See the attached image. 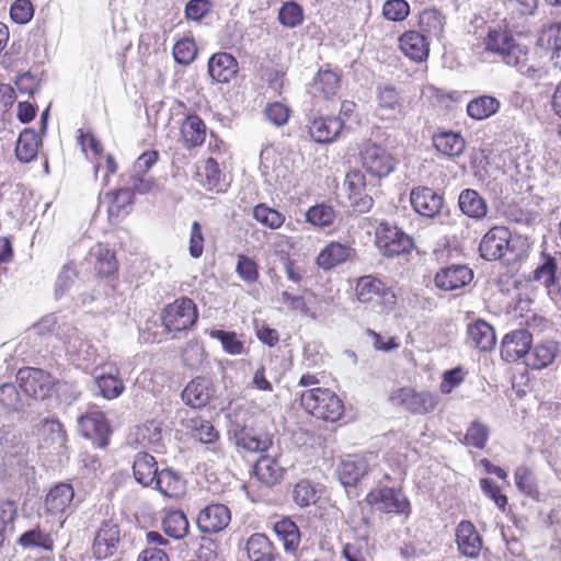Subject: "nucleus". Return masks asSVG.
I'll return each mask as SVG.
<instances>
[{
  "mask_svg": "<svg viewBox=\"0 0 561 561\" xmlns=\"http://www.w3.org/2000/svg\"><path fill=\"white\" fill-rule=\"evenodd\" d=\"M483 51L515 68L522 75L539 79L541 70L529 64V50L520 44L513 32L504 26H490L482 38Z\"/></svg>",
  "mask_w": 561,
  "mask_h": 561,
  "instance_id": "nucleus-1",
  "label": "nucleus"
},
{
  "mask_svg": "<svg viewBox=\"0 0 561 561\" xmlns=\"http://www.w3.org/2000/svg\"><path fill=\"white\" fill-rule=\"evenodd\" d=\"M518 239L512 238L511 231L504 226L492 227L481 239L479 251L488 261L505 259L507 263L523 260L526 251L518 249Z\"/></svg>",
  "mask_w": 561,
  "mask_h": 561,
  "instance_id": "nucleus-2",
  "label": "nucleus"
},
{
  "mask_svg": "<svg viewBox=\"0 0 561 561\" xmlns=\"http://www.w3.org/2000/svg\"><path fill=\"white\" fill-rule=\"evenodd\" d=\"M133 470L135 480L142 486H149L154 482L156 489L164 496L173 497L175 495V472L172 469H163L159 472L157 461L151 455L137 454Z\"/></svg>",
  "mask_w": 561,
  "mask_h": 561,
  "instance_id": "nucleus-3",
  "label": "nucleus"
},
{
  "mask_svg": "<svg viewBox=\"0 0 561 561\" xmlns=\"http://www.w3.org/2000/svg\"><path fill=\"white\" fill-rule=\"evenodd\" d=\"M300 404L317 419L335 422L344 412L342 400L328 388H311L299 393Z\"/></svg>",
  "mask_w": 561,
  "mask_h": 561,
  "instance_id": "nucleus-4",
  "label": "nucleus"
},
{
  "mask_svg": "<svg viewBox=\"0 0 561 561\" xmlns=\"http://www.w3.org/2000/svg\"><path fill=\"white\" fill-rule=\"evenodd\" d=\"M389 401L412 414L424 415L436 409L439 397L428 390L417 391L412 387H400L391 391Z\"/></svg>",
  "mask_w": 561,
  "mask_h": 561,
  "instance_id": "nucleus-5",
  "label": "nucleus"
},
{
  "mask_svg": "<svg viewBox=\"0 0 561 561\" xmlns=\"http://www.w3.org/2000/svg\"><path fill=\"white\" fill-rule=\"evenodd\" d=\"M375 244L386 257H396L409 253L413 247V239L397 226L381 222L375 231Z\"/></svg>",
  "mask_w": 561,
  "mask_h": 561,
  "instance_id": "nucleus-6",
  "label": "nucleus"
},
{
  "mask_svg": "<svg viewBox=\"0 0 561 561\" xmlns=\"http://www.w3.org/2000/svg\"><path fill=\"white\" fill-rule=\"evenodd\" d=\"M77 423L78 431L83 437L91 439L96 447L107 446L111 427L105 414L98 407H89L78 416Z\"/></svg>",
  "mask_w": 561,
  "mask_h": 561,
  "instance_id": "nucleus-7",
  "label": "nucleus"
},
{
  "mask_svg": "<svg viewBox=\"0 0 561 561\" xmlns=\"http://www.w3.org/2000/svg\"><path fill=\"white\" fill-rule=\"evenodd\" d=\"M366 502L375 507L377 511L390 514H404L410 513V502L405 494L394 488H379L371 490L367 496Z\"/></svg>",
  "mask_w": 561,
  "mask_h": 561,
  "instance_id": "nucleus-8",
  "label": "nucleus"
},
{
  "mask_svg": "<svg viewBox=\"0 0 561 561\" xmlns=\"http://www.w3.org/2000/svg\"><path fill=\"white\" fill-rule=\"evenodd\" d=\"M16 377L22 391L34 399H45L55 383L50 374L39 368H22L18 371Z\"/></svg>",
  "mask_w": 561,
  "mask_h": 561,
  "instance_id": "nucleus-9",
  "label": "nucleus"
},
{
  "mask_svg": "<svg viewBox=\"0 0 561 561\" xmlns=\"http://www.w3.org/2000/svg\"><path fill=\"white\" fill-rule=\"evenodd\" d=\"M410 204L417 215L433 219L440 214L444 196L432 187L420 185L411 190Z\"/></svg>",
  "mask_w": 561,
  "mask_h": 561,
  "instance_id": "nucleus-10",
  "label": "nucleus"
},
{
  "mask_svg": "<svg viewBox=\"0 0 561 561\" xmlns=\"http://www.w3.org/2000/svg\"><path fill=\"white\" fill-rule=\"evenodd\" d=\"M363 167L374 176L389 175L396 168V159L381 146L369 144L360 152Z\"/></svg>",
  "mask_w": 561,
  "mask_h": 561,
  "instance_id": "nucleus-11",
  "label": "nucleus"
},
{
  "mask_svg": "<svg viewBox=\"0 0 561 561\" xmlns=\"http://www.w3.org/2000/svg\"><path fill=\"white\" fill-rule=\"evenodd\" d=\"M157 151L144 152L134 162L129 172L123 175L129 180L133 190L138 194H146L152 190L154 183L150 176H147V172L157 162Z\"/></svg>",
  "mask_w": 561,
  "mask_h": 561,
  "instance_id": "nucleus-12",
  "label": "nucleus"
},
{
  "mask_svg": "<svg viewBox=\"0 0 561 561\" xmlns=\"http://www.w3.org/2000/svg\"><path fill=\"white\" fill-rule=\"evenodd\" d=\"M119 528L113 519L103 520L95 534L92 551L96 559L112 557L118 548Z\"/></svg>",
  "mask_w": 561,
  "mask_h": 561,
  "instance_id": "nucleus-13",
  "label": "nucleus"
},
{
  "mask_svg": "<svg viewBox=\"0 0 561 561\" xmlns=\"http://www.w3.org/2000/svg\"><path fill=\"white\" fill-rule=\"evenodd\" d=\"M181 424L186 435L202 444L213 446L214 453L221 454L220 449L215 447V444L219 440V433L210 421L194 415L192 417H183Z\"/></svg>",
  "mask_w": 561,
  "mask_h": 561,
  "instance_id": "nucleus-14",
  "label": "nucleus"
},
{
  "mask_svg": "<svg viewBox=\"0 0 561 561\" xmlns=\"http://www.w3.org/2000/svg\"><path fill=\"white\" fill-rule=\"evenodd\" d=\"M356 296L360 302L368 304L381 298L386 305L396 304L394 293L386 287L378 278L366 275L358 278L356 284Z\"/></svg>",
  "mask_w": 561,
  "mask_h": 561,
  "instance_id": "nucleus-15",
  "label": "nucleus"
},
{
  "mask_svg": "<svg viewBox=\"0 0 561 561\" xmlns=\"http://www.w3.org/2000/svg\"><path fill=\"white\" fill-rule=\"evenodd\" d=\"M344 186L355 210L366 213L373 207V198L365 193V175L360 170H351L345 176Z\"/></svg>",
  "mask_w": 561,
  "mask_h": 561,
  "instance_id": "nucleus-16",
  "label": "nucleus"
},
{
  "mask_svg": "<svg viewBox=\"0 0 561 561\" xmlns=\"http://www.w3.org/2000/svg\"><path fill=\"white\" fill-rule=\"evenodd\" d=\"M533 336L527 330H515L507 333L501 344V356L506 362H515L526 356L530 350Z\"/></svg>",
  "mask_w": 561,
  "mask_h": 561,
  "instance_id": "nucleus-17",
  "label": "nucleus"
},
{
  "mask_svg": "<svg viewBox=\"0 0 561 561\" xmlns=\"http://www.w3.org/2000/svg\"><path fill=\"white\" fill-rule=\"evenodd\" d=\"M25 444L23 437L14 428L10 426L0 428V454L8 466H13V459H16V465L21 466L24 461Z\"/></svg>",
  "mask_w": 561,
  "mask_h": 561,
  "instance_id": "nucleus-18",
  "label": "nucleus"
},
{
  "mask_svg": "<svg viewBox=\"0 0 561 561\" xmlns=\"http://www.w3.org/2000/svg\"><path fill=\"white\" fill-rule=\"evenodd\" d=\"M473 272L466 265H450L440 268L435 275V285L445 291L456 290L468 285Z\"/></svg>",
  "mask_w": 561,
  "mask_h": 561,
  "instance_id": "nucleus-19",
  "label": "nucleus"
},
{
  "mask_svg": "<svg viewBox=\"0 0 561 561\" xmlns=\"http://www.w3.org/2000/svg\"><path fill=\"white\" fill-rule=\"evenodd\" d=\"M230 519V511L226 505L211 504L201 511L197 525L203 533H219L229 525Z\"/></svg>",
  "mask_w": 561,
  "mask_h": 561,
  "instance_id": "nucleus-20",
  "label": "nucleus"
},
{
  "mask_svg": "<svg viewBox=\"0 0 561 561\" xmlns=\"http://www.w3.org/2000/svg\"><path fill=\"white\" fill-rule=\"evenodd\" d=\"M529 280L543 287L551 299L553 291L559 284V271L556 257L550 254H542L541 262L533 271Z\"/></svg>",
  "mask_w": 561,
  "mask_h": 561,
  "instance_id": "nucleus-21",
  "label": "nucleus"
},
{
  "mask_svg": "<svg viewBox=\"0 0 561 561\" xmlns=\"http://www.w3.org/2000/svg\"><path fill=\"white\" fill-rule=\"evenodd\" d=\"M208 75L218 83H229L239 71L237 59L228 53L214 54L207 65Z\"/></svg>",
  "mask_w": 561,
  "mask_h": 561,
  "instance_id": "nucleus-22",
  "label": "nucleus"
},
{
  "mask_svg": "<svg viewBox=\"0 0 561 561\" xmlns=\"http://www.w3.org/2000/svg\"><path fill=\"white\" fill-rule=\"evenodd\" d=\"M355 256V250L347 243L332 241L327 244L317 256L320 268L329 271Z\"/></svg>",
  "mask_w": 561,
  "mask_h": 561,
  "instance_id": "nucleus-23",
  "label": "nucleus"
},
{
  "mask_svg": "<svg viewBox=\"0 0 561 561\" xmlns=\"http://www.w3.org/2000/svg\"><path fill=\"white\" fill-rule=\"evenodd\" d=\"M122 180L124 186L115 192L107 194V196L111 197L107 213L108 218L112 221H117L118 219L127 216L131 211L134 204V195L135 193H137L136 191L133 190L128 179L123 176Z\"/></svg>",
  "mask_w": 561,
  "mask_h": 561,
  "instance_id": "nucleus-24",
  "label": "nucleus"
},
{
  "mask_svg": "<svg viewBox=\"0 0 561 561\" xmlns=\"http://www.w3.org/2000/svg\"><path fill=\"white\" fill-rule=\"evenodd\" d=\"M399 44L402 53L415 62H422L428 57L430 42L425 34L407 31L400 36Z\"/></svg>",
  "mask_w": 561,
  "mask_h": 561,
  "instance_id": "nucleus-25",
  "label": "nucleus"
},
{
  "mask_svg": "<svg viewBox=\"0 0 561 561\" xmlns=\"http://www.w3.org/2000/svg\"><path fill=\"white\" fill-rule=\"evenodd\" d=\"M456 542L461 554L474 559L480 554L482 540L474 525L462 520L456 529Z\"/></svg>",
  "mask_w": 561,
  "mask_h": 561,
  "instance_id": "nucleus-26",
  "label": "nucleus"
},
{
  "mask_svg": "<svg viewBox=\"0 0 561 561\" xmlns=\"http://www.w3.org/2000/svg\"><path fill=\"white\" fill-rule=\"evenodd\" d=\"M214 389L210 380L197 377L193 379L181 393L183 402L193 408L201 409L211 399Z\"/></svg>",
  "mask_w": 561,
  "mask_h": 561,
  "instance_id": "nucleus-27",
  "label": "nucleus"
},
{
  "mask_svg": "<svg viewBox=\"0 0 561 561\" xmlns=\"http://www.w3.org/2000/svg\"><path fill=\"white\" fill-rule=\"evenodd\" d=\"M369 470L367 456L350 455L337 469L339 479L344 485H355Z\"/></svg>",
  "mask_w": 561,
  "mask_h": 561,
  "instance_id": "nucleus-28",
  "label": "nucleus"
},
{
  "mask_svg": "<svg viewBox=\"0 0 561 561\" xmlns=\"http://www.w3.org/2000/svg\"><path fill=\"white\" fill-rule=\"evenodd\" d=\"M175 320L173 304H169L160 318L154 321H147L141 329V336L145 342L160 343L164 335L172 332V325Z\"/></svg>",
  "mask_w": 561,
  "mask_h": 561,
  "instance_id": "nucleus-29",
  "label": "nucleus"
},
{
  "mask_svg": "<svg viewBox=\"0 0 561 561\" xmlns=\"http://www.w3.org/2000/svg\"><path fill=\"white\" fill-rule=\"evenodd\" d=\"M362 525H358V533L353 541L343 546L342 556L346 561H367L370 557L369 547V526L366 517L362 518Z\"/></svg>",
  "mask_w": 561,
  "mask_h": 561,
  "instance_id": "nucleus-30",
  "label": "nucleus"
},
{
  "mask_svg": "<svg viewBox=\"0 0 561 561\" xmlns=\"http://www.w3.org/2000/svg\"><path fill=\"white\" fill-rule=\"evenodd\" d=\"M343 127L341 117H319L311 122L309 134L316 142L329 144L340 135Z\"/></svg>",
  "mask_w": 561,
  "mask_h": 561,
  "instance_id": "nucleus-31",
  "label": "nucleus"
},
{
  "mask_svg": "<svg viewBox=\"0 0 561 561\" xmlns=\"http://www.w3.org/2000/svg\"><path fill=\"white\" fill-rule=\"evenodd\" d=\"M233 439L238 448L249 453H263L272 445L267 434L256 433L253 428L248 427L236 428Z\"/></svg>",
  "mask_w": 561,
  "mask_h": 561,
  "instance_id": "nucleus-32",
  "label": "nucleus"
},
{
  "mask_svg": "<svg viewBox=\"0 0 561 561\" xmlns=\"http://www.w3.org/2000/svg\"><path fill=\"white\" fill-rule=\"evenodd\" d=\"M245 551L250 561H283L264 534L251 535L247 540Z\"/></svg>",
  "mask_w": 561,
  "mask_h": 561,
  "instance_id": "nucleus-33",
  "label": "nucleus"
},
{
  "mask_svg": "<svg viewBox=\"0 0 561 561\" xmlns=\"http://www.w3.org/2000/svg\"><path fill=\"white\" fill-rule=\"evenodd\" d=\"M458 205L463 215L474 220L485 218L489 211V206L484 197L472 188H466L460 192Z\"/></svg>",
  "mask_w": 561,
  "mask_h": 561,
  "instance_id": "nucleus-34",
  "label": "nucleus"
},
{
  "mask_svg": "<svg viewBox=\"0 0 561 561\" xmlns=\"http://www.w3.org/2000/svg\"><path fill=\"white\" fill-rule=\"evenodd\" d=\"M377 101L380 117L397 118L403 114V101L396 88L391 85L380 87Z\"/></svg>",
  "mask_w": 561,
  "mask_h": 561,
  "instance_id": "nucleus-35",
  "label": "nucleus"
},
{
  "mask_svg": "<svg viewBox=\"0 0 561 561\" xmlns=\"http://www.w3.org/2000/svg\"><path fill=\"white\" fill-rule=\"evenodd\" d=\"M197 182L207 191L222 192L225 184L221 181V171L217 161L213 158L197 163L196 173Z\"/></svg>",
  "mask_w": 561,
  "mask_h": 561,
  "instance_id": "nucleus-36",
  "label": "nucleus"
},
{
  "mask_svg": "<svg viewBox=\"0 0 561 561\" xmlns=\"http://www.w3.org/2000/svg\"><path fill=\"white\" fill-rule=\"evenodd\" d=\"M340 89V76L332 70H319L314 77L310 93L313 98L328 100L334 96Z\"/></svg>",
  "mask_w": 561,
  "mask_h": 561,
  "instance_id": "nucleus-37",
  "label": "nucleus"
},
{
  "mask_svg": "<svg viewBox=\"0 0 561 561\" xmlns=\"http://www.w3.org/2000/svg\"><path fill=\"white\" fill-rule=\"evenodd\" d=\"M469 341L483 352L491 351L496 343L495 331L484 320H477L468 327Z\"/></svg>",
  "mask_w": 561,
  "mask_h": 561,
  "instance_id": "nucleus-38",
  "label": "nucleus"
},
{
  "mask_svg": "<svg viewBox=\"0 0 561 561\" xmlns=\"http://www.w3.org/2000/svg\"><path fill=\"white\" fill-rule=\"evenodd\" d=\"M75 496L73 488L69 483H58L46 495V508L53 513L65 512L70 506Z\"/></svg>",
  "mask_w": 561,
  "mask_h": 561,
  "instance_id": "nucleus-39",
  "label": "nucleus"
},
{
  "mask_svg": "<svg viewBox=\"0 0 561 561\" xmlns=\"http://www.w3.org/2000/svg\"><path fill=\"white\" fill-rule=\"evenodd\" d=\"M274 533L287 553L295 552L300 543V531L290 518H283L275 523Z\"/></svg>",
  "mask_w": 561,
  "mask_h": 561,
  "instance_id": "nucleus-40",
  "label": "nucleus"
},
{
  "mask_svg": "<svg viewBox=\"0 0 561 561\" xmlns=\"http://www.w3.org/2000/svg\"><path fill=\"white\" fill-rule=\"evenodd\" d=\"M557 352L558 347L553 341L538 343L531 351H528L526 364L533 369L546 368L553 362Z\"/></svg>",
  "mask_w": 561,
  "mask_h": 561,
  "instance_id": "nucleus-41",
  "label": "nucleus"
},
{
  "mask_svg": "<svg viewBox=\"0 0 561 561\" xmlns=\"http://www.w3.org/2000/svg\"><path fill=\"white\" fill-rule=\"evenodd\" d=\"M501 102L492 95H480L467 104L468 115L476 121H483L499 112Z\"/></svg>",
  "mask_w": 561,
  "mask_h": 561,
  "instance_id": "nucleus-42",
  "label": "nucleus"
},
{
  "mask_svg": "<svg viewBox=\"0 0 561 561\" xmlns=\"http://www.w3.org/2000/svg\"><path fill=\"white\" fill-rule=\"evenodd\" d=\"M181 135L187 148L201 146L205 140L206 127L204 122L195 115L187 116L182 123Z\"/></svg>",
  "mask_w": 561,
  "mask_h": 561,
  "instance_id": "nucleus-43",
  "label": "nucleus"
},
{
  "mask_svg": "<svg viewBox=\"0 0 561 561\" xmlns=\"http://www.w3.org/2000/svg\"><path fill=\"white\" fill-rule=\"evenodd\" d=\"M16 542L24 549H42L45 551H51L54 548L53 537L39 526H35L23 533Z\"/></svg>",
  "mask_w": 561,
  "mask_h": 561,
  "instance_id": "nucleus-44",
  "label": "nucleus"
},
{
  "mask_svg": "<svg viewBox=\"0 0 561 561\" xmlns=\"http://www.w3.org/2000/svg\"><path fill=\"white\" fill-rule=\"evenodd\" d=\"M41 138L33 129L23 130L16 141L15 156L21 162H30L36 158Z\"/></svg>",
  "mask_w": 561,
  "mask_h": 561,
  "instance_id": "nucleus-45",
  "label": "nucleus"
},
{
  "mask_svg": "<svg viewBox=\"0 0 561 561\" xmlns=\"http://www.w3.org/2000/svg\"><path fill=\"white\" fill-rule=\"evenodd\" d=\"M514 482L522 494L539 501L540 492L537 478L529 467L525 465L518 466L514 471Z\"/></svg>",
  "mask_w": 561,
  "mask_h": 561,
  "instance_id": "nucleus-46",
  "label": "nucleus"
},
{
  "mask_svg": "<svg viewBox=\"0 0 561 561\" xmlns=\"http://www.w3.org/2000/svg\"><path fill=\"white\" fill-rule=\"evenodd\" d=\"M322 493V486L308 479H302L294 488V502L300 507L316 504Z\"/></svg>",
  "mask_w": 561,
  "mask_h": 561,
  "instance_id": "nucleus-47",
  "label": "nucleus"
},
{
  "mask_svg": "<svg viewBox=\"0 0 561 561\" xmlns=\"http://www.w3.org/2000/svg\"><path fill=\"white\" fill-rule=\"evenodd\" d=\"M433 142L437 151L448 157H459L466 147L463 138L453 131L435 135Z\"/></svg>",
  "mask_w": 561,
  "mask_h": 561,
  "instance_id": "nucleus-48",
  "label": "nucleus"
},
{
  "mask_svg": "<svg viewBox=\"0 0 561 561\" xmlns=\"http://www.w3.org/2000/svg\"><path fill=\"white\" fill-rule=\"evenodd\" d=\"M444 16L436 9H425L420 13L419 26L426 38L440 37L444 32Z\"/></svg>",
  "mask_w": 561,
  "mask_h": 561,
  "instance_id": "nucleus-49",
  "label": "nucleus"
},
{
  "mask_svg": "<svg viewBox=\"0 0 561 561\" xmlns=\"http://www.w3.org/2000/svg\"><path fill=\"white\" fill-rule=\"evenodd\" d=\"M210 337L220 342L224 351L232 356L247 354L244 342L233 331L213 330Z\"/></svg>",
  "mask_w": 561,
  "mask_h": 561,
  "instance_id": "nucleus-50",
  "label": "nucleus"
},
{
  "mask_svg": "<svg viewBox=\"0 0 561 561\" xmlns=\"http://www.w3.org/2000/svg\"><path fill=\"white\" fill-rule=\"evenodd\" d=\"M254 472L266 484H273L282 477V468L278 462L267 456L259 458L254 466Z\"/></svg>",
  "mask_w": 561,
  "mask_h": 561,
  "instance_id": "nucleus-51",
  "label": "nucleus"
},
{
  "mask_svg": "<svg viewBox=\"0 0 561 561\" xmlns=\"http://www.w3.org/2000/svg\"><path fill=\"white\" fill-rule=\"evenodd\" d=\"M93 253L96 257L94 267L100 276L108 277L117 271L115 255L110 249L99 244Z\"/></svg>",
  "mask_w": 561,
  "mask_h": 561,
  "instance_id": "nucleus-52",
  "label": "nucleus"
},
{
  "mask_svg": "<svg viewBox=\"0 0 561 561\" xmlns=\"http://www.w3.org/2000/svg\"><path fill=\"white\" fill-rule=\"evenodd\" d=\"M253 217L257 222L273 230L280 228L285 222L284 214L265 204H259L254 207Z\"/></svg>",
  "mask_w": 561,
  "mask_h": 561,
  "instance_id": "nucleus-53",
  "label": "nucleus"
},
{
  "mask_svg": "<svg viewBox=\"0 0 561 561\" xmlns=\"http://www.w3.org/2000/svg\"><path fill=\"white\" fill-rule=\"evenodd\" d=\"M95 383L100 394L107 400L119 397L125 388L122 379L113 374L96 376Z\"/></svg>",
  "mask_w": 561,
  "mask_h": 561,
  "instance_id": "nucleus-54",
  "label": "nucleus"
},
{
  "mask_svg": "<svg viewBox=\"0 0 561 561\" xmlns=\"http://www.w3.org/2000/svg\"><path fill=\"white\" fill-rule=\"evenodd\" d=\"M335 210L328 204H317L310 207L306 213V219L317 227H329L335 219Z\"/></svg>",
  "mask_w": 561,
  "mask_h": 561,
  "instance_id": "nucleus-55",
  "label": "nucleus"
},
{
  "mask_svg": "<svg viewBox=\"0 0 561 561\" xmlns=\"http://www.w3.org/2000/svg\"><path fill=\"white\" fill-rule=\"evenodd\" d=\"M197 319V309L193 300L183 297L178 299V331L193 325Z\"/></svg>",
  "mask_w": 561,
  "mask_h": 561,
  "instance_id": "nucleus-56",
  "label": "nucleus"
},
{
  "mask_svg": "<svg viewBox=\"0 0 561 561\" xmlns=\"http://www.w3.org/2000/svg\"><path fill=\"white\" fill-rule=\"evenodd\" d=\"M488 438L489 428L480 422H473L468 427L463 442L469 447L482 449L484 448Z\"/></svg>",
  "mask_w": 561,
  "mask_h": 561,
  "instance_id": "nucleus-57",
  "label": "nucleus"
},
{
  "mask_svg": "<svg viewBox=\"0 0 561 561\" xmlns=\"http://www.w3.org/2000/svg\"><path fill=\"white\" fill-rule=\"evenodd\" d=\"M409 13L410 5L405 0H387L382 5V15L388 21L401 22Z\"/></svg>",
  "mask_w": 561,
  "mask_h": 561,
  "instance_id": "nucleus-58",
  "label": "nucleus"
},
{
  "mask_svg": "<svg viewBox=\"0 0 561 561\" xmlns=\"http://www.w3.org/2000/svg\"><path fill=\"white\" fill-rule=\"evenodd\" d=\"M302 19V9L295 2H286L279 9L278 20L286 27H296Z\"/></svg>",
  "mask_w": 561,
  "mask_h": 561,
  "instance_id": "nucleus-59",
  "label": "nucleus"
},
{
  "mask_svg": "<svg viewBox=\"0 0 561 561\" xmlns=\"http://www.w3.org/2000/svg\"><path fill=\"white\" fill-rule=\"evenodd\" d=\"M18 513V506L14 501L0 500V547L5 540V530L13 523Z\"/></svg>",
  "mask_w": 561,
  "mask_h": 561,
  "instance_id": "nucleus-60",
  "label": "nucleus"
},
{
  "mask_svg": "<svg viewBox=\"0 0 561 561\" xmlns=\"http://www.w3.org/2000/svg\"><path fill=\"white\" fill-rule=\"evenodd\" d=\"M236 273L245 283H254L259 278L257 264L247 255H238Z\"/></svg>",
  "mask_w": 561,
  "mask_h": 561,
  "instance_id": "nucleus-61",
  "label": "nucleus"
},
{
  "mask_svg": "<svg viewBox=\"0 0 561 561\" xmlns=\"http://www.w3.org/2000/svg\"><path fill=\"white\" fill-rule=\"evenodd\" d=\"M133 435L136 443L142 447L156 445L160 440V430L153 423L137 426Z\"/></svg>",
  "mask_w": 561,
  "mask_h": 561,
  "instance_id": "nucleus-62",
  "label": "nucleus"
},
{
  "mask_svg": "<svg viewBox=\"0 0 561 561\" xmlns=\"http://www.w3.org/2000/svg\"><path fill=\"white\" fill-rule=\"evenodd\" d=\"M0 404L9 411H18L21 407V394L13 383L0 387Z\"/></svg>",
  "mask_w": 561,
  "mask_h": 561,
  "instance_id": "nucleus-63",
  "label": "nucleus"
},
{
  "mask_svg": "<svg viewBox=\"0 0 561 561\" xmlns=\"http://www.w3.org/2000/svg\"><path fill=\"white\" fill-rule=\"evenodd\" d=\"M546 35L548 38V43L551 48L554 50L551 59L554 61V65L558 66V59L561 57V21L552 23L548 30L546 31ZM561 68V61H560Z\"/></svg>",
  "mask_w": 561,
  "mask_h": 561,
  "instance_id": "nucleus-64",
  "label": "nucleus"
}]
</instances>
